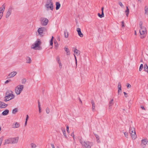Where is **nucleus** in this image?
I'll return each mask as SVG.
<instances>
[{
    "mask_svg": "<svg viewBox=\"0 0 148 148\" xmlns=\"http://www.w3.org/2000/svg\"><path fill=\"white\" fill-rule=\"evenodd\" d=\"M80 142L83 148H91L93 145V143L89 141L80 140Z\"/></svg>",
    "mask_w": 148,
    "mask_h": 148,
    "instance_id": "f257e3e1",
    "label": "nucleus"
},
{
    "mask_svg": "<svg viewBox=\"0 0 148 148\" xmlns=\"http://www.w3.org/2000/svg\"><path fill=\"white\" fill-rule=\"evenodd\" d=\"M12 91H9L5 93L6 96L4 97V101H8L14 98L15 96L12 94Z\"/></svg>",
    "mask_w": 148,
    "mask_h": 148,
    "instance_id": "f03ea898",
    "label": "nucleus"
},
{
    "mask_svg": "<svg viewBox=\"0 0 148 148\" xmlns=\"http://www.w3.org/2000/svg\"><path fill=\"white\" fill-rule=\"evenodd\" d=\"M45 7L46 10H51L52 11L53 9V2L52 0H47L45 5Z\"/></svg>",
    "mask_w": 148,
    "mask_h": 148,
    "instance_id": "7ed1b4c3",
    "label": "nucleus"
},
{
    "mask_svg": "<svg viewBox=\"0 0 148 148\" xmlns=\"http://www.w3.org/2000/svg\"><path fill=\"white\" fill-rule=\"evenodd\" d=\"M41 42L39 39H38L35 41V43L32 45L31 48L35 50H40V45L41 44Z\"/></svg>",
    "mask_w": 148,
    "mask_h": 148,
    "instance_id": "20e7f679",
    "label": "nucleus"
},
{
    "mask_svg": "<svg viewBox=\"0 0 148 148\" xmlns=\"http://www.w3.org/2000/svg\"><path fill=\"white\" fill-rule=\"evenodd\" d=\"M24 88V86L23 85H19L15 88V92L17 95H19L23 91Z\"/></svg>",
    "mask_w": 148,
    "mask_h": 148,
    "instance_id": "39448f33",
    "label": "nucleus"
},
{
    "mask_svg": "<svg viewBox=\"0 0 148 148\" xmlns=\"http://www.w3.org/2000/svg\"><path fill=\"white\" fill-rule=\"evenodd\" d=\"M129 132L132 139L135 140L137 138V136L136 134L135 129L133 127H130V128Z\"/></svg>",
    "mask_w": 148,
    "mask_h": 148,
    "instance_id": "423d86ee",
    "label": "nucleus"
},
{
    "mask_svg": "<svg viewBox=\"0 0 148 148\" xmlns=\"http://www.w3.org/2000/svg\"><path fill=\"white\" fill-rule=\"evenodd\" d=\"M47 31V29L46 28L44 27L39 28L37 30V32L38 33V35L40 37L43 36L45 34V32H46Z\"/></svg>",
    "mask_w": 148,
    "mask_h": 148,
    "instance_id": "0eeeda50",
    "label": "nucleus"
},
{
    "mask_svg": "<svg viewBox=\"0 0 148 148\" xmlns=\"http://www.w3.org/2000/svg\"><path fill=\"white\" fill-rule=\"evenodd\" d=\"M40 21L41 25L43 26L47 25L49 22L47 18L43 17L40 18Z\"/></svg>",
    "mask_w": 148,
    "mask_h": 148,
    "instance_id": "6e6552de",
    "label": "nucleus"
},
{
    "mask_svg": "<svg viewBox=\"0 0 148 148\" xmlns=\"http://www.w3.org/2000/svg\"><path fill=\"white\" fill-rule=\"evenodd\" d=\"M148 140L147 139L145 138L143 139L140 144V146L142 148H145L146 145L148 143Z\"/></svg>",
    "mask_w": 148,
    "mask_h": 148,
    "instance_id": "1a4fd4ad",
    "label": "nucleus"
},
{
    "mask_svg": "<svg viewBox=\"0 0 148 148\" xmlns=\"http://www.w3.org/2000/svg\"><path fill=\"white\" fill-rule=\"evenodd\" d=\"M17 74L16 71H13L11 72L8 75L7 78H10L14 77Z\"/></svg>",
    "mask_w": 148,
    "mask_h": 148,
    "instance_id": "9d476101",
    "label": "nucleus"
},
{
    "mask_svg": "<svg viewBox=\"0 0 148 148\" xmlns=\"http://www.w3.org/2000/svg\"><path fill=\"white\" fill-rule=\"evenodd\" d=\"M18 137L14 138H11V143L12 144H15L17 143L18 141Z\"/></svg>",
    "mask_w": 148,
    "mask_h": 148,
    "instance_id": "9b49d317",
    "label": "nucleus"
},
{
    "mask_svg": "<svg viewBox=\"0 0 148 148\" xmlns=\"http://www.w3.org/2000/svg\"><path fill=\"white\" fill-rule=\"evenodd\" d=\"M12 12V8H10L8 9V10L6 13V16H5V17L6 18H8L10 15L11 14Z\"/></svg>",
    "mask_w": 148,
    "mask_h": 148,
    "instance_id": "f8f14e48",
    "label": "nucleus"
},
{
    "mask_svg": "<svg viewBox=\"0 0 148 148\" xmlns=\"http://www.w3.org/2000/svg\"><path fill=\"white\" fill-rule=\"evenodd\" d=\"M140 33L141 35L145 34L146 32V29L145 27L140 29L139 30Z\"/></svg>",
    "mask_w": 148,
    "mask_h": 148,
    "instance_id": "ddd939ff",
    "label": "nucleus"
},
{
    "mask_svg": "<svg viewBox=\"0 0 148 148\" xmlns=\"http://www.w3.org/2000/svg\"><path fill=\"white\" fill-rule=\"evenodd\" d=\"M76 31L77 32L79 36L81 37H82L83 36V34L81 32V29L80 28H77Z\"/></svg>",
    "mask_w": 148,
    "mask_h": 148,
    "instance_id": "4468645a",
    "label": "nucleus"
},
{
    "mask_svg": "<svg viewBox=\"0 0 148 148\" xmlns=\"http://www.w3.org/2000/svg\"><path fill=\"white\" fill-rule=\"evenodd\" d=\"M8 106V104H5L3 102L0 101V108H4Z\"/></svg>",
    "mask_w": 148,
    "mask_h": 148,
    "instance_id": "2eb2a0df",
    "label": "nucleus"
},
{
    "mask_svg": "<svg viewBox=\"0 0 148 148\" xmlns=\"http://www.w3.org/2000/svg\"><path fill=\"white\" fill-rule=\"evenodd\" d=\"M9 113V110L8 109H6L3 111L2 114L3 116H5L7 115Z\"/></svg>",
    "mask_w": 148,
    "mask_h": 148,
    "instance_id": "dca6fc26",
    "label": "nucleus"
},
{
    "mask_svg": "<svg viewBox=\"0 0 148 148\" xmlns=\"http://www.w3.org/2000/svg\"><path fill=\"white\" fill-rule=\"evenodd\" d=\"M11 143V138H9L8 139H6L5 140L4 145L5 144H8Z\"/></svg>",
    "mask_w": 148,
    "mask_h": 148,
    "instance_id": "f3484780",
    "label": "nucleus"
},
{
    "mask_svg": "<svg viewBox=\"0 0 148 148\" xmlns=\"http://www.w3.org/2000/svg\"><path fill=\"white\" fill-rule=\"evenodd\" d=\"M56 10H58L61 6L60 3L58 2H56Z\"/></svg>",
    "mask_w": 148,
    "mask_h": 148,
    "instance_id": "a211bd4d",
    "label": "nucleus"
},
{
    "mask_svg": "<svg viewBox=\"0 0 148 148\" xmlns=\"http://www.w3.org/2000/svg\"><path fill=\"white\" fill-rule=\"evenodd\" d=\"M74 52L77 56H79L80 54V51L76 49H75Z\"/></svg>",
    "mask_w": 148,
    "mask_h": 148,
    "instance_id": "6ab92c4d",
    "label": "nucleus"
},
{
    "mask_svg": "<svg viewBox=\"0 0 148 148\" xmlns=\"http://www.w3.org/2000/svg\"><path fill=\"white\" fill-rule=\"evenodd\" d=\"M26 62L27 63H31L32 60L29 57H27L26 58Z\"/></svg>",
    "mask_w": 148,
    "mask_h": 148,
    "instance_id": "aec40b11",
    "label": "nucleus"
},
{
    "mask_svg": "<svg viewBox=\"0 0 148 148\" xmlns=\"http://www.w3.org/2000/svg\"><path fill=\"white\" fill-rule=\"evenodd\" d=\"M64 37L67 38L68 36V34L67 30H65L64 32Z\"/></svg>",
    "mask_w": 148,
    "mask_h": 148,
    "instance_id": "412c9836",
    "label": "nucleus"
},
{
    "mask_svg": "<svg viewBox=\"0 0 148 148\" xmlns=\"http://www.w3.org/2000/svg\"><path fill=\"white\" fill-rule=\"evenodd\" d=\"M113 99H112L109 102V108L110 109L111 108V107L112 105L114 104Z\"/></svg>",
    "mask_w": 148,
    "mask_h": 148,
    "instance_id": "4be33fe9",
    "label": "nucleus"
},
{
    "mask_svg": "<svg viewBox=\"0 0 148 148\" xmlns=\"http://www.w3.org/2000/svg\"><path fill=\"white\" fill-rule=\"evenodd\" d=\"M5 8V5L4 4H3L1 7L0 8V11L2 12H3Z\"/></svg>",
    "mask_w": 148,
    "mask_h": 148,
    "instance_id": "5701e85b",
    "label": "nucleus"
},
{
    "mask_svg": "<svg viewBox=\"0 0 148 148\" xmlns=\"http://www.w3.org/2000/svg\"><path fill=\"white\" fill-rule=\"evenodd\" d=\"M14 126L12 127L13 128H17L18 127L20 126L19 124L17 123L16 122L15 124L14 125H13Z\"/></svg>",
    "mask_w": 148,
    "mask_h": 148,
    "instance_id": "b1692460",
    "label": "nucleus"
},
{
    "mask_svg": "<svg viewBox=\"0 0 148 148\" xmlns=\"http://www.w3.org/2000/svg\"><path fill=\"white\" fill-rule=\"evenodd\" d=\"M144 69L145 71L148 73V67L146 64L144 65Z\"/></svg>",
    "mask_w": 148,
    "mask_h": 148,
    "instance_id": "393cba45",
    "label": "nucleus"
},
{
    "mask_svg": "<svg viewBox=\"0 0 148 148\" xmlns=\"http://www.w3.org/2000/svg\"><path fill=\"white\" fill-rule=\"evenodd\" d=\"M64 50L66 52L67 55H69L70 54V51L67 48L65 47Z\"/></svg>",
    "mask_w": 148,
    "mask_h": 148,
    "instance_id": "a878e982",
    "label": "nucleus"
},
{
    "mask_svg": "<svg viewBox=\"0 0 148 148\" xmlns=\"http://www.w3.org/2000/svg\"><path fill=\"white\" fill-rule=\"evenodd\" d=\"M62 131L63 133V134L65 138H67V136L66 135V131L65 130V129H62Z\"/></svg>",
    "mask_w": 148,
    "mask_h": 148,
    "instance_id": "bb28decb",
    "label": "nucleus"
},
{
    "mask_svg": "<svg viewBox=\"0 0 148 148\" xmlns=\"http://www.w3.org/2000/svg\"><path fill=\"white\" fill-rule=\"evenodd\" d=\"M91 103H92V110L93 111L95 109V105L94 102L93 101H91Z\"/></svg>",
    "mask_w": 148,
    "mask_h": 148,
    "instance_id": "cd10ccee",
    "label": "nucleus"
},
{
    "mask_svg": "<svg viewBox=\"0 0 148 148\" xmlns=\"http://www.w3.org/2000/svg\"><path fill=\"white\" fill-rule=\"evenodd\" d=\"M18 109L17 108H15L12 111V113L13 114H15L16 112H18Z\"/></svg>",
    "mask_w": 148,
    "mask_h": 148,
    "instance_id": "c85d7f7f",
    "label": "nucleus"
},
{
    "mask_svg": "<svg viewBox=\"0 0 148 148\" xmlns=\"http://www.w3.org/2000/svg\"><path fill=\"white\" fill-rule=\"evenodd\" d=\"M98 16L101 18H102V17H104V13H101V14H100V13H98Z\"/></svg>",
    "mask_w": 148,
    "mask_h": 148,
    "instance_id": "c756f323",
    "label": "nucleus"
},
{
    "mask_svg": "<svg viewBox=\"0 0 148 148\" xmlns=\"http://www.w3.org/2000/svg\"><path fill=\"white\" fill-rule=\"evenodd\" d=\"M31 145L32 148H35L36 147V145L33 143H31Z\"/></svg>",
    "mask_w": 148,
    "mask_h": 148,
    "instance_id": "7c9ffc66",
    "label": "nucleus"
},
{
    "mask_svg": "<svg viewBox=\"0 0 148 148\" xmlns=\"http://www.w3.org/2000/svg\"><path fill=\"white\" fill-rule=\"evenodd\" d=\"M143 23L142 21H140L139 23V27L140 28V29L142 28H143L145 27H143L142 26Z\"/></svg>",
    "mask_w": 148,
    "mask_h": 148,
    "instance_id": "2f4dec72",
    "label": "nucleus"
},
{
    "mask_svg": "<svg viewBox=\"0 0 148 148\" xmlns=\"http://www.w3.org/2000/svg\"><path fill=\"white\" fill-rule=\"evenodd\" d=\"M145 14H147L148 12V7L147 6H145Z\"/></svg>",
    "mask_w": 148,
    "mask_h": 148,
    "instance_id": "473e14b6",
    "label": "nucleus"
},
{
    "mask_svg": "<svg viewBox=\"0 0 148 148\" xmlns=\"http://www.w3.org/2000/svg\"><path fill=\"white\" fill-rule=\"evenodd\" d=\"M143 68V64H140V68H139V71H141Z\"/></svg>",
    "mask_w": 148,
    "mask_h": 148,
    "instance_id": "72a5a7b5",
    "label": "nucleus"
},
{
    "mask_svg": "<svg viewBox=\"0 0 148 148\" xmlns=\"http://www.w3.org/2000/svg\"><path fill=\"white\" fill-rule=\"evenodd\" d=\"M95 136L96 137V138L97 140V141L99 142V136L97 134H95Z\"/></svg>",
    "mask_w": 148,
    "mask_h": 148,
    "instance_id": "f704fd0d",
    "label": "nucleus"
},
{
    "mask_svg": "<svg viewBox=\"0 0 148 148\" xmlns=\"http://www.w3.org/2000/svg\"><path fill=\"white\" fill-rule=\"evenodd\" d=\"M56 59V60L58 62V63H59L61 62L60 61V58L59 56H58L57 57Z\"/></svg>",
    "mask_w": 148,
    "mask_h": 148,
    "instance_id": "c9c22d12",
    "label": "nucleus"
},
{
    "mask_svg": "<svg viewBox=\"0 0 148 148\" xmlns=\"http://www.w3.org/2000/svg\"><path fill=\"white\" fill-rule=\"evenodd\" d=\"M26 82V80L25 79H23L22 80V84H25Z\"/></svg>",
    "mask_w": 148,
    "mask_h": 148,
    "instance_id": "e433bc0d",
    "label": "nucleus"
},
{
    "mask_svg": "<svg viewBox=\"0 0 148 148\" xmlns=\"http://www.w3.org/2000/svg\"><path fill=\"white\" fill-rule=\"evenodd\" d=\"M46 112L47 114H49L50 112L49 108H47L46 109Z\"/></svg>",
    "mask_w": 148,
    "mask_h": 148,
    "instance_id": "4c0bfd02",
    "label": "nucleus"
},
{
    "mask_svg": "<svg viewBox=\"0 0 148 148\" xmlns=\"http://www.w3.org/2000/svg\"><path fill=\"white\" fill-rule=\"evenodd\" d=\"M119 5L120 6L122 7V8H123L124 7V5H123L122 4V3L121 2H119Z\"/></svg>",
    "mask_w": 148,
    "mask_h": 148,
    "instance_id": "58836bf2",
    "label": "nucleus"
},
{
    "mask_svg": "<svg viewBox=\"0 0 148 148\" xmlns=\"http://www.w3.org/2000/svg\"><path fill=\"white\" fill-rule=\"evenodd\" d=\"M124 135H125V137H126V138H128V133L127 132H125L124 133Z\"/></svg>",
    "mask_w": 148,
    "mask_h": 148,
    "instance_id": "ea45409f",
    "label": "nucleus"
},
{
    "mask_svg": "<svg viewBox=\"0 0 148 148\" xmlns=\"http://www.w3.org/2000/svg\"><path fill=\"white\" fill-rule=\"evenodd\" d=\"M3 140V138H0V146H1V145Z\"/></svg>",
    "mask_w": 148,
    "mask_h": 148,
    "instance_id": "a19ab883",
    "label": "nucleus"
},
{
    "mask_svg": "<svg viewBox=\"0 0 148 148\" xmlns=\"http://www.w3.org/2000/svg\"><path fill=\"white\" fill-rule=\"evenodd\" d=\"M126 8H127V10L125 11V12L129 13V12H130L129 9V8H128L127 6Z\"/></svg>",
    "mask_w": 148,
    "mask_h": 148,
    "instance_id": "79ce46f5",
    "label": "nucleus"
},
{
    "mask_svg": "<svg viewBox=\"0 0 148 148\" xmlns=\"http://www.w3.org/2000/svg\"><path fill=\"white\" fill-rule=\"evenodd\" d=\"M58 63L59 64V66L60 68L61 69L62 68V65L61 62H60L59 63Z\"/></svg>",
    "mask_w": 148,
    "mask_h": 148,
    "instance_id": "37998d69",
    "label": "nucleus"
},
{
    "mask_svg": "<svg viewBox=\"0 0 148 148\" xmlns=\"http://www.w3.org/2000/svg\"><path fill=\"white\" fill-rule=\"evenodd\" d=\"M131 87V86L129 84H127V87L128 88H130Z\"/></svg>",
    "mask_w": 148,
    "mask_h": 148,
    "instance_id": "c03bdc74",
    "label": "nucleus"
},
{
    "mask_svg": "<svg viewBox=\"0 0 148 148\" xmlns=\"http://www.w3.org/2000/svg\"><path fill=\"white\" fill-rule=\"evenodd\" d=\"M10 81H11V80L10 79H8L5 81V84H7L9 82H10Z\"/></svg>",
    "mask_w": 148,
    "mask_h": 148,
    "instance_id": "a18cd8bd",
    "label": "nucleus"
},
{
    "mask_svg": "<svg viewBox=\"0 0 148 148\" xmlns=\"http://www.w3.org/2000/svg\"><path fill=\"white\" fill-rule=\"evenodd\" d=\"M71 136L73 137L74 139V132H72L71 134Z\"/></svg>",
    "mask_w": 148,
    "mask_h": 148,
    "instance_id": "49530a36",
    "label": "nucleus"
},
{
    "mask_svg": "<svg viewBox=\"0 0 148 148\" xmlns=\"http://www.w3.org/2000/svg\"><path fill=\"white\" fill-rule=\"evenodd\" d=\"M3 12L0 11V17H2L3 15Z\"/></svg>",
    "mask_w": 148,
    "mask_h": 148,
    "instance_id": "de8ad7c7",
    "label": "nucleus"
},
{
    "mask_svg": "<svg viewBox=\"0 0 148 148\" xmlns=\"http://www.w3.org/2000/svg\"><path fill=\"white\" fill-rule=\"evenodd\" d=\"M66 130L68 133H69V126H67L66 127Z\"/></svg>",
    "mask_w": 148,
    "mask_h": 148,
    "instance_id": "09e8293b",
    "label": "nucleus"
},
{
    "mask_svg": "<svg viewBox=\"0 0 148 148\" xmlns=\"http://www.w3.org/2000/svg\"><path fill=\"white\" fill-rule=\"evenodd\" d=\"M118 93L119 94V91H121V87H118Z\"/></svg>",
    "mask_w": 148,
    "mask_h": 148,
    "instance_id": "8fccbe9b",
    "label": "nucleus"
},
{
    "mask_svg": "<svg viewBox=\"0 0 148 148\" xmlns=\"http://www.w3.org/2000/svg\"><path fill=\"white\" fill-rule=\"evenodd\" d=\"M122 27H124L125 26L124 25V22L123 21H122Z\"/></svg>",
    "mask_w": 148,
    "mask_h": 148,
    "instance_id": "3c124183",
    "label": "nucleus"
},
{
    "mask_svg": "<svg viewBox=\"0 0 148 148\" xmlns=\"http://www.w3.org/2000/svg\"><path fill=\"white\" fill-rule=\"evenodd\" d=\"M53 44V41L51 40L50 41V45H52Z\"/></svg>",
    "mask_w": 148,
    "mask_h": 148,
    "instance_id": "603ef678",
    "label": "nucleus"
},
{
    "mask_svg": "<svg viewBox=\"0 0 148 148\" xmlns=\"http://www.w3.org/2000/svg\"><path fill=\"white\" fill-rule=\"evenodd\" d=\"M28 118H29L28 115H26V121H27L28 120Z\"/></svg>",
    "mask_w": 148,
    "mask_h": 148,
    "instance_id": "864d4df0",
    "label": "nucleus"
},
{
    "mask_svg": "<svg viewBox=\"0 0 148 148\" xmlns=\"http://www.w3.org/2000/svg\"><path fill=\"white\" fill-rule=\"evenodd\" d=\"M118 87H121V85L120 82L118 83Z\"/></svg>",
    "mask_w": 148,
    "mask_h": 148,
    "instance_id": "5fc2aeb1",
    "label": "nucleus"
},
{
    "mask_svg": "<svg viewBox=\"0 0 148 148\" xmlns=\"http://www.w3.org/2000/svg\"><path fill=\"white\" fill-rule=\"evenodd\" d=\"M103 9L104 8L103 7L101 8V13H103Z\"/></svg>",
    "mask_w": 148,
    "mask_h": 148,
    "instance_id": "6e6d98bb",
    "label": "nucleus"
},
{
    "mask_svg": "<svg viewBox=\"0 0 148 148\" xmlns=\"http://www.w3.org/2000/svg\"><path fill=\"white\" fill-rule=\"evenodd\" d=\"M38 108H40V104L39 101H38Z\"/></svg>",
    "mask_w": 148,
    "mask_h": 148,
    "instance_id": "4d7b16f0",
    "label": "nucleus"
},
{
    "mask_svg": "<svg viewBox=\"0 0 148 148\" xmlns=\"http://www.w3.org/2000/svg\"><path fill=\"white\" fill-rule=\"evenodd\" d=\"M141 108L142 109H143V110H145V108L143 106H141Z\"/></svg>",
    "mask_w": 148,
    "mask_h": 148,
    "instance_id": "13d9d810",
    "label": "nucleus"
},
{
    "mask_svg": "<svg viewBox=\"0 0 148 148\" xmlns=\"http://www.w3.org/2000/svg\"><path fill=\"white\" fill-rule=\"evenodd\" d=\"M51 145L52 147V148H55V147L53 144H51Z\"/></svg>",
    "mask_w": 148,
    "mask_h": 148,
    "instance_id": "bf43d9fd",
    "label": "nucleus"
},
{
    "mask_svg": "<svg viewBox=\"0 0 148 148\" xmlns=\"http://www.w3.org/2000/svg\"><path fill=\"white\" fill-rule=\"evenodd\" d=\"M124 94L125 95L126 97H127V96L126 95H127V93H126L125 92H123Z\"/></svg>",
    "mask_w": 148,
    "mask_h": 148,
    "instance_id": "052dcab7",
    "label": "nucleus"
},
{
    "mask_svg": "<svg viewBox=\"0 0 148 148\" xmlns=\"http://www.w3.org/2000/svg\"><path fill=\"white\" fill-rule=\"evenodd\" d=\"M27 121H25V125L26 126L27 125Z\"/></svg>",
    "mask_w": 148,
    "mask_h": 148,
    "instance_id": "680f3d73",
    "label": "nucleus"
},
{
    "mask_svg": "<svg viewBox=\"0 0 148 148\" xmlns=\"http://www.w3.org/2000/svg\"><path fill=\"white\" fill-rule=\"evenodd\" d=\"M129 13L128 12H126V14L127 16H128V14H129Z\"/></svg>",
    "mask_w": 148,
    "mask_h": 148,
    "instance_id": "e2e57ef3",
    "label": "nucleus"
},
{
    "mask_svg": "<svg viewBox=\"0 0 148 148\" xmlns=\"http://www.w3.org/2000/svg\"><path fill=\"white\" fill-rule=\"evenodd\" d=\"M41 108H39V111L40 113L41 112Z\"/></svg>",
    "mask_w": 148,
    "mask_h": 148,
    "instance_id": "0e129e2a",
    "label": "nucleus"
},
{
    "mask_svg": "<svg viewBox=\"0 0 148 148\" xmlns=\"http://www.w3.org/2000/svg\"><path fill=\"white\" fill-rule=\"evenodd\" d=\"M53 36H52V38H51V40H52V41H53Z\"/></svg>",
    "mask_w": 148,
    "mask_h": 148,
    "instance_id": "69168bd1",
    "label": "nucleus"
},
{
    "mask_svg": "<svg viewBox=\"0 0 148 148\" xmlns=\"http://www.w3.org/2000/svg\"><path fill=\"white\" fill-rule=\"evenodd\" d=\"M79 101L81 102V103H82V101H81V99H80V98H79Z\"/></svg>",
    "mask_w": 148,
    "mask_h": 148,
    "instance_id": "338daca9",
    "label": "nucleus"
},
{
    "mask_svg": "<svg viewBox=\"0 0 148 148\" xmlns=\"http://www.w3.org/2000/svg\"><path fill=\"white\" fill-rule=\"evenodd\" d=\"M144 37L143 36H141V37H140V38H144Z\"/></svg>",
    "mask_w": 148,
    "mask_h": 148,
    "instance_id": "774afa93",
    "label": "nucleus"
}]
</instances>
